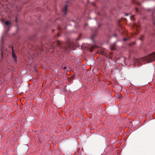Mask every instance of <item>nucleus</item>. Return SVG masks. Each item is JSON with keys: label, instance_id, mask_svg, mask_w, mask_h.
<instances>
[{"label": "nucleus", "instance_id": "obj_1", "mask_svg": "<svg viewBox=\"0 0 155 155\" xmlns=\"http://www.w3.org/2000/svg\"><path fill=\"white\" fill-rule=\"evenodd\" d=\"M155 60V52H153L147 56H145L139 59H135L136 63L140 64H141L145 63L151 62Z\"/></svg>", "mask_w": 155, "mask_h": 155}, {"label": "nucleus", "instance_id": "obj_2", "mask_svg": "<svg viewBox=\"0 0 155 155\" xmlns=\"http://www.w3.org/2000/svg\"><path fill=\"white\" fill-rule=\"evenodd\" d=\"M5 26H4L5 30V34H3L2 37L1 38V39L0 40V43L1 44V48L0 49V51L1 52V53L2 54H3V46L2 45L4 44V38L5 37V35H6L7 33V31L9 30V29L10 27V23L9 21H5Z\"/></svg>", "mask_w": 155, "mask_h": 155}, {"label": "nucleus", "instance_id": "obj_3", "mask_svg": "<svg viewBox=\"0 0 155 155\" xmlns=\"http://www.w3.org/2000/svg\"><path fill=\"white\" fill-rule=\"evenodd\" d=\"M8 2V0H1V1H0V12L2 11V8L4 11L7 12L8 8L10 5L9 4H8L7 3Z\"/></svg>", "mask_w": 155, "mask_h": 155}, {"label": "nucleus", "instance_id": "obj_4", "mask_svg": "<svg viewBox=\"0 0 155 155\" xmlns=\"http://www.w3.org/2000/svg\"><path fill=\"white\" fill-rule=\"evenodd\" d=\"M12 57L14 58V60L16 62L17 61V57L16 55L14 53V51L13 50V47H12Z\"/></svg>", "mask_w": 155, "mask_h": 155}, {"label": "nucleus", "instance_id": "obj_5", "mask_svg": "<svg viewBox=\"0 0 155 155\" xmlns=\"http://www.w3.org/2000/svg\"><path fill=\"white\" fill-rule=\"evenodd\" d=\"M67 5H65L63 8L62 9V12L63 13V15H65L67 12Z\"/></svg>", "mask_w": 155, "mask_h": 155}, {"label": "nucleus", "instance_id": "obj_6", "mask_svg": "<svg viewBox=\"0 0 155 155\" xmlns=\"http://www.w3.org/2000/svg\"><path fill=\"white\" fill-rule=\"evenodd\" d=\"M17 9L18 11H19L20 10V8L18 6H17Z\"/></svg>", "mask_w": 155, "mask_h": 155}, {"label": "nucleus", "instance_id": "obj_7", "mask_svg": "<svg viewBox=\"0 0 155 155\" xmlns=\"http://www.w3.org/2000/svg\"><path fill=\"white\" fill-rule=\"evenodd\" d=\"M130 18H131V20H134V17L132 16H131L130 17Z\"/></svg>", "mask_w": 155, "mask_h": 155}, {"label": "nucleus", "instance_id": "obj_8", "mask_svg": "<svg viewBox=\"0 0 155 155\" xmlns=\"http://www.w3.org/2000/svg\"><path fill=\"white\" fill-rule=\"evenodd\" d=\"M25 148H26V150H28V147L27 145H25Z\"/></svg>", "mask_w": 155, "mask_h": 155}, {"label": "nucleus", "instance_id": "obj_9", "mask_svg": "<svg viewBox=\"0 0 155 155\" xmlns=\"http://www.w3.org/2000/svg\"><path fill=\"white\" fill-rule=\"evenodd\" d=\"M123 40H124V41H127V38H124V39H123Z\"/></svg>", "mask_w": 155, "mask_h": 155}, {"label": "nucleus", "instance_id": "obj_10", "mask_svg": "<svg viewBox=\"0 0 155 155\" xmlns=\"http://www.w3.org/2000/svg\"><path fill=\"white\" fill-rule=\"evenodd\" d=\"M10 5H11V6L12 7H13V5L12 4H11Z\"/></svg>", "mask_w": 155, "mask_h": 155}, {"label": "nucleus", "instance_id": "obj_11", "mask_svg": "<svg viewBox=\"0 0 155 155\" xmlns=\"http://www.w3.org/2000/svg\"><path fill=\"white\" fill-rule=\"evenodd\" d=\"M66 67H64V70H65L66 69Z\"/></svg>", "mask_w": 155, "mask_h": 155}, {"label": "nucleus", "instance_id": "obj_12", "mask_svg": "<svg viewBox=\"0 0 155 155\" xmlns=\"http://www.w3.org/2000/svg\"><path fill=\"white\" fill-rule=\"evenodd\" d=\"M114 36L115 37H116V34H114Z\"/></svg>", "mask_w": 155, "mask_h": 155}, {"label": "nucleus", "instance_id": "obj_13", "mask_svg": "<svg viewBox=\"0 0 155 155\" xmlns=\"http://www.w3.org/2000/svg\"><path fill=\"white\" fill-rule=\"evenodd\" d=\"M136 12L138 11V9H136Z\"/></svg>", "mask_w": 155, "mask_h": 155}, {"label": "nucleus", "instance_id": "obj_14", "mask_svg": "<svg viewBox=\"0 0 155 155\" xmlns=\"http://www.w3.org/2000/svg\"><path fill=\"white\" fill-rule=\"evenodd\" d=\"M128 15V14H126V16H127V15Z\"/></svg>", "mask_w": 155, "mask_h": 155}, {"label": "nucleus", "instance_id": "obj_15", "mask_svg": "<svg viewBox=\"0 0 155 155\" xmlns=\"http://www.w3.org/2000/svg\"><path fill=\"white\" fill-rule=\"evenodd\" d=\"M140 39H141V40L142 41V39H141V38H140Z\"/></svg>", "mask_w": 155, "mask_h": 155}, {"label": "nucleus", "instance_id": "obj_16", "mask_svg": "<svg viewBox=\"0 0 155 155\" xmlns=\"http://www.w3.org/2000/svg\"><path fill=\"white\" fill-rule=\"evenodd\" d=\"M16 22L17 21V19H16Z\"/></svg>", "mask_w": 155, "mask_h": 155}, {"label": "nucleus", "instance_id": "obj_17", "mask_svg": "<svg viewBox=\"0 0 155 155\" xmlns=\"http://www.w3.org/2000/svg\"><path fill=\"white\" fill-rule=\"evenodd\" d=\"M86 25H87V24H85V26Z\"/></svg>", "mask_w": 155, "mask_h": 155}]
</instances>
